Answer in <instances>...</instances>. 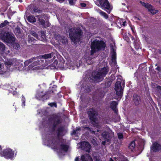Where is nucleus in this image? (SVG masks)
Segmentation results:
<instances>
[{"label":"nucleus","mask_w":161,"mask_h":161,"mask_svg":"<svg viewBox=\"0 0 161 161\" xmlns=\"http://www.w3.org/2000/svg\"><path fill=\"white\" fill-rule=\"evenodd\" d=\"M14 84L12 83L11 84V89L13 90H15L17 88V86L16 85L14 86Z\"/></svg>","instance_id":"c9c22d12"},{"label":"nucleus","mask_w":161,"mask_h":161,"mask_svg":"<svg viewBox=\"0 0 161 161\" xmlns=\"http://www.w3.org/2000/svg\"><path fill=\"white\" fill-rule=\"evenodd\" d=\"M140 3L143 6L147 8L148 11L152 14H154L158 12V11L155 9L151 5L147 3H145L142 1H140Z\"/></svg>","instance_id":"4468645a"},{"label":"nucleus","mask_w":161,"mask_h":161,"mask_svg":"<svg viewBox=\"0 0 161 161\" xmlns=\"http://www.w3.org/2000/svg\"><path fill=\"white\" fill-rule=\"evenodd\" d=\"M33 36H34L35 37H36V38H38V35L36 33H34L33 34Z\"/></svg>","instance_id":"37998d69"},{"label":"nucleus","mask_w":161,"mask_h":161,"mask_svg":"<svg viewBox=\"0 0 161 161\" xmlns=\"http://www.w3.org/2000/svg\"><path fill=\"white\" fill-rule=\"evenodd\" d=\"M156 69L158 70V71H159L160 70V68L159 67H158L156 68Z\"/></svg>","instance_id":"3c124183"},{"label":"nucleus","mask_w":161,"mask_h":161,"mask_svg":"<svg viewBox=\"0 0 161 161\" xmlns=\"http://www.w3.org/2000/svg\"><path fill=\"white\" fill-rule=\"evenodd\" d=\"M106 46L105 43L102 41L97 40H94L91 43V54L88 57L85 58L86 63L89 64H92V56L96 52L102 50H104Z\"/></svg>","instance_id":"f03ea898"},{"label":"nucleus","mask_w":161,"mask_h":161,"mask_svg":"<svg viewBox=\"0 0 161 161\" xmlns=\"http://www.w3.org/2000/svg\"><path fill=\"white\" fill-rule=\"evenodd\" d=\"M121 20L123 22L122 25L124 26H125L126 25V22L125 21H124V20L123 19H122Z\"/></svg>","instance_id":"a19ab883"},{"label":"nucleus","mask_w":161,"mask_h":161,"mask_svg":"<svg viewBox=\"0 0 161 161\" xmlns=\"http://www.w3.org/2000/svg\"><path fill=\"white\" fill-rule=\"evenodd\" d=\"M108 71V68L107 67L102 68L98 72L95 71L93 72L92 76L96 81H101L103 78L104 77Z\"/></svg>","instance_id":"423d86ee"},{"label":"nucleus","mask_w":161,"mask_h":161,"mask_svg":"<svg viewBox=\"0 0 161 161\" xmlns=\"http://www.w3.org/2000/svg\"><path fill=\"white\" fill-rule=\"evenodd\" d=\"M99 13L101 15L103 16L105 18L107 19L108 18V15L105 12H104L103 11H101L99 12Z\"/></svg>","instance_id":"cd10ccee"},{"label":"nucleus","mask_w":161,"mask_h":161,"mask_svg":"<svg viewBox=\"0 0 161 161\" xmlns=\"http://www.w3.org/2000/svg\"><path fill=\"white\" fill-rule=\"evenodd\" d=\"M45 16H44V15H42V17L37 16L38 19V21L39 23L45 28L49 27L50 25V24L49 22L46 21V22H45V20L43 19V18H44L46 20Z\"/></svg>","instance_id":"2eb2a0df"},{"label":"nucleus","mask_w":161,"mask_h":161,"mask_svg":"<svg viewBox=\"0 0 161 161\" xmlns=\"http://www.w3.org/2000/svg\"><path fill=\"white\" fill-rule=\"evenodd\" d=\"M117 103L114 101H113L110 104L111 108L116 113L117 111Z\"/></svg>","instance_id":"5701e85b"},{"label":"nucleus","mask_w":161,"mask_h":161,"mask_svg":"<svg viewBox=\"0 0 161 161\" xmlns=\"http://www.w3.org/2000/svg\"><path fill=\"white\" fill-rule=\"evenodd\" d=\"M6 51V52H7V53H6L7 55L10 52L8 50L7 51L6 50L5 45H4V44H3L2 43L0 42V53H1L2 54H3L5 52L4 51Z\"/></svg>","instance_id":"412c9836"},{"label":"nucleus","mask_w":161,"mask_h":161,"mask_svg":"<svg viewBox=\"0 0 161 161\" xmlns=\"http://www.w3.org/2000/svg\"><path fill=\"white\" fill-rule=\"evenodd\" d=\"M160 53L161 54V50L160 51Z\"/></svg>","instance_id":"4d7b16f0"},{"label":"nucleus","mask_w":161,"mask_h":161,"mask_svg":"<svg viewBox=\"0 0 161 161\" xmlns=\"http://www.w3.org/2000/svg\"><path fill=\"white\" fill-rule=\"evenodd\" d=\"M114 133L109 127L107 128V131H104L102 134L103 137L107 142H109L112 137L114 136Z\"/></svg>","instance_id":"f8f14e48"},{"label":"nucleus","mask_w":161,"mask_h":161,"mask_svg":"<svg viewBox=\"0 0 161 161\" xmlns=\"http://www.w3.org/2000/svg\"><path fill=\"white\" fill-rule=\"evenodd\" d=\"M122 84L123 86V87H124L125 85V82L124 80H123L122 81Z\"/></svg>","instance_id":"49530a36"},{"label":"nucleus","mask_w":161,"mask_h":161,"mask_svg":"<svg viewBox=\"0 0 161 161\" xmlns=\"http://www.w3.org/2000/svg\"><path fill=\"white\" fill-rule=\"evenodd\" d=\"M0 38L4 42L9 43H12L15 40V38L9 33L3 31L0 33Z\"/></svg>","instance_id":"1a4fd4ad"},{"label":"nucleus","mask_w":161,"mask_h":161,"mask_svg":"<svg viewBox=\"0 0 161 161\" xmlns=\"http://www.w3.org/2000/svg\"><path fill=\"white\" fill-rule=\"evenodd\" d=\"M53 56V54L52 53H49L47 54H45L42 56H39L36 57V58H35V62H36L37 64L36 65H39L41 64L43 62V60L42 59V58H44L46 60L45 61V65L43 67L42 66L41 69H47V67H46L49 64L51 63L53 61V58L52 59L50 60L49 59L50 58H51Z\"/></svg>","instance_id":"7ed1b4c3"},{"label":"nucleus","mask_w":161,"mask_h":161,"mask_svg":"<svg viewBox=\"0 0 161 161\" xmlns=\"http://www.w3.org/2000/svg\"><path fill=\"white\" fill-rule=\"evenodd\" d=\"M81 161H93L92 158L88 154L82 155L81 157Z\"/></svg>","instance_id":"aec40b11"},{"label":"nucleus","mask_w":161,"mask_h":161,"mask_svg":"<svg viewBox=\"0 0 161 161\" xmlns=\"http://www.w3.org/2000/svg\"><path fill=\"white\" fill-rule=\"evenodd\" d=\"M84 129L85 130H88V131H90V132L91 133H93L94 134H97V133H95L96 131H94L93 130H91V129L88 127H85V128H84Z\"/></svg>","instance_id":"2f4dec72"},{"label":"nucleus","mask_w":161,"mask_h":161,"mask_svg":"<svg viewBox=\"0 0 161 161\" xmlns=\"http://www.w3.org/2000/svg\"><path fill=\"white\" fill-rule=\"evenodd\" d=\"M46 39L45 34L44 31H42L41 32V38L39 39L41 41H45Z\"/></svg>","instance_id":"393cba45"},{"label":"nucleus","mask_w":161,"mask_h":161,"mask_svg":"<svg viewBox=\"0 0 161 161\" xmlns=\"http://www.w3.org/2000/svg\"><path fill=\"white\" fill-rule=\"evenodd\" d=\"M69 3L71 5H74L76 0H68Z\"/></svg>","instance_id":"f704fd0d"},{"label":"nucleus","mask_w":161,"mask_h":161,"mask_svg":"<svg viewBox=\"0 0 161 161\" xmlns=\"http://www.w3.org/2000/svg\"><path fill=\"white\" fill-rule=\"evenodd\" d=\"M79 158L78 157H76L75 158V161H78L79 160Z\"/></svg>","instance_id":"de8ad7c7"},{"label":"nucleus","mask_w":161,"mask_h":161,"mask_svg":"<svg viewBox=\"0 0 161 161\" xmlns=\"http://www.w3.org/2000/svg\"><path fill=\"white\" fill-rule=\"evenodd\" d=\"M4 23L6 25L9 24V22L7 20H5L4 21Z\"/></svg>","instance_id":"c03bdc74"},{"label":"nucleus","mask_w":161,"mask_h":161,"mask_svg":"<svg viewBox=\"0 0 161 161\" xmlns=\"http://www.w3.org/2000/svg\"><path fill=\"white\" fill-rule=\"evenodd\" d=\"M35 58H36H36H34L29 60L25 61L24 62L25 65V66H27L28 65L29 63L32 62V63L30 65H29V68L30 69H32L34 66H37V65H36L37 63L36 62H34V61H35Z\"/></svg>","instance_id":"f3484780"},{"label":"nucleus","mask_w":161,"mask_h":161,"mask_svg":"<svg viewBox=\"0 0 161 161\" xmlns=\"http://www.w3.org/2000/svg\"><path fill=\"white\" fill-rule=\"evenodd\" d=\"M90 119L91 121L92 124L94 127H97L98 129L97 131L98 132L99 130H98L101 127L98 119L97 118V112L93 108L90 109L87 112Z\"/></svg>","instance_id":"20e7f679"},{"label":"nucleus","mask_w":161,"mask_h":161,"mask_svg":"<svg viewBox=\"0 0 161 161\" xmlns=\"http://www.w3.org/2000/svg\"><path fill=\"white\" fill-rule=\"evenodd\" d=\"M2 149L1 146L0 145V152H1V151ZM1 152H0V153H1Z\"/></svg>","instance_id":"5fc2aeb1"},{"label":"nucleus","mask_w":161,"mask_h":161,"mask_svg":"<svg viewBox=\"0 0 161 161\" xmlns=\"http://www.w3.org/2000/svg\"><path fill=\"white\" fill-rule=\"evenodd\" d=\"M119 161H128V160L124 156H121L119 158Z\"/></svg>","instance_id":"c756f323"},{"label":"nucleus","mask_w":161,"mask_h":161,"mask_svg":"<svg viewBox=\"0 0 161 161\" xmlns=\"http://www.w3.org/2000/svg\"><path fill=\"white\" fill-rule=\"evenodd\" d=\"M95 3L99 7H100L103 9L105 10L107 13H110L111 9V6L107 0H97Z\"/></svg>","instance_id":"6e6552de"},{"label":"nucleus","mask_w":161,"mask_h":161,"mask_svg":"<svg viewBox=\"0 0 161 161\" xmlns=\"http://www.w3.org/2000/svg\"><path fill=\"white\" fill-rule=\"evenodd\" d=\"M51 107H54L56 108L57 107V105L56 103H52L48 104Z\"/></svg>","instance_id":"e433bc0d"},{"label":"nucleus","mask_w":161,"mask_h":161,"mask_svg":"<svg viewBox=\"0 0 161 161\" xmlns=\"http://www.w3.org/2000/svg\"><path fill=\"white\" fill-rule=\"evenodd\" d=\"M53 93V92L51 91H49L46 93L41 91H38L36 94V98L39 100L43 101L48 98L49 96Z\"/></svg>","instance_id":"9d476101"},{"label":"nucleus","mask_w":161,"mask_h":161,"mask_svg":"<svg viewBox=\"0 0 161 161\" xmlns=\"http://www.w3.org/2000/svg\"><path fill=\"white\" fill-rule=\"evenodd\" d=\"M17 30L18 33H20V30L19 29H17Z\"/></svg>","instance_id":"09e8293b"},{"label":"nucleus","mask_w":161,"mask_h":161,"mask_svg":"<svg viewBox=\"0 0 161 161\" xmlns=\"http://www.w3.org/2000/svg\"><path fill=\"white\" fill-rule=\"evenodd\" d=\"M27 20L29 22L32 23L35 22L36 21V19L35 17L32 15L29 16L27 18Z\"/></svg>","instance_id":"b1692460"},{"label":"nucleus","mask_w":161,"mask_h":161,"mask_svg":"<svg viewBox=\"0 0 161 161\" xmlns=\"http://www.w3.org/2000/svg\"><path fill=\"white\" fill-rule=\"evenodd\" d=\"M118 136L119 139H121L123 138V135L121 133H119L118 134Z\"/></svg>","instance_id":"72a5a7b5"},{"label":"nucleus","mask_w":161,"mask_h":161,"mask_svg":"<svg viewBox=\"0 0 161 161\" xmlns=\"http://www.w3.org/2000/svg\"><path fill=\"white\" fill-rule=\"evenodd\" d=\"M109 161H114L111 158L110 159Z\"/></svg>","instance_id":"864d4df0"},{"label":"nucleus","mask_w":161,"mask_h":161,"mask_svg":"<svg viewBox=\"0 0 161 161\" xmlns=\"http://www.w3.org/2000/svg\"><path fill=\"white\" fill-rule=\"evenodd\" d=\"M81 128H76L75 130H74L73 132V134H76L77 132L78 131H79L80 130H81Z\"/></svg>","instance_id":"58836bf2"},{"label":"nucleus","mask_w":161,"mask_h":161,"mask_svg":"<svg viewBox=\"0 0 161 161\" xmlns=\"http://www.w3.org/2000/svg\"><path fill=\"white\" fill-rule=\"evenodd\" d=\"M80 5L83 7H85L86 6V4L84 3H80Z\"/></svg>","instance_id":"ea45409f"},{"label":"nucleus","mask_w":161,"mask_h":161,"mask_svg":"<svg viewBox=\"0 0 161 161\" xmlns=\"http://www.w3.org/2000/svg\"><path fill=\"white\" fill-rule=\"evenodd\" d=\"M14 47L15 48L17 49H18L20 47L19 45L18 44H15V46H14Z\"/></svg>","instance_id":"4c0bfd02"},{"label":"nucleus","mask_w":161,"mask_h":161,"mask_svg":"<svg viewBox=\"0 0 161 161\" xmlns=\"http://www.w3.org/2000/svg\"><path fill=\"white\" fill-rule=\"evenodd\" d=\"M14 152L11 149L7 148L4 149L2 153H0L1 156L4 157L7 159H12L14 157Z\"/></svg>","instance_id":"9b49d317"},{"label":"nucleus","mask_w":161,"mask_h":161,"mask_svg":"<svg viewBox=\"0 0 161 161\" xmlns=\"http://www.w3.org/2000/svg\"><path fill=\"white\" fill-rule=\"evenodd\" d=\"M131 29L132 31V32L133 33H134V29L133 28H132V27H131Z\"/></svg>","instance_id":"603ef678"},{"label":"nucleus","mask_w":161,"mask_h":161,"mask_svg":"<svg viewBox=\"0 0 161 161\" xmlns=\"http://www.w3.org/2000/svg\"><path fill=\"white\" fill-rule=\"evenodd\" d=\"M37 67H35V68H33V69H34L35 68H37Z\"/></svg>","instance_id":"13d9d810"},{"label":"nucleus","mask_w":161,"mask_h":161,"mask_svg":"<svg viewBox=\"0 0 161 161\" xmlns=\"http://www.w3.org/2000/svg\"><path fill=\"white\" fill-rule=\"evenodd\" d=\"M133 100L136 105H138L140 102V98L139 97L136 95L134 94L133 96Z\"/></svg>","instance_id":"4be33fe9"},{"label":"nucleus","mask_w":161,"mask_h":161,"mask_svg":"<svg viewBox=\"0 0 161 161\" xmlns=\"http://www.w3.org/2000/svg\"><path fill=\"white\" fill-rule=\"evenodd\" d=\"M112 64H113L115 65L116 64V56H115V54L114 55V56L113 55L112 57Z\"/></svg>","instance_id":"c85d7f7f"},{"label":"nucleus","mask_w":161,"mask_h":161,"mask_svg":"<svg viewBox=\"0 0 161 161\" xmlns=\"http://www.w3.org/2000/svg\"><path fill=\"white\" fill-rule=\"evenodd\" d=\"M115 90L118 96H119L120 97L122 96L123 88L121 86V82L118 81L116 82L115 86Z\"/></svg>","instance_id":"ddd939ff"},{"label":"nucleus","mask_w":161,"mask_h":161,"mask_svg":"<svg viewBox=\"0 0 161 161\" xmlns=\"http://www.w3.org/2000/svg\"><path fill=\"white\" fill-rule=\"evenodd\" d=\"M5 26H6V25L3 22V23H2L0 25V28H3Z\"/></svg>","instance_id":"79ce46f5"},{"label":"nucleus","mask_w":161,"mask_h":161,"mask_svg":"<svg viewBox=\"0 0 161 161\" xmlns=\"http://www.w3.org/2000/svg\"><path fill=\"white\" fill-rule=\"evenodd\" d=\"M37 67L36 68L37 69V68L38 67H38ZM38 69H39V68H38Z\"/></svg>","instance_id":"bf43d9fd"},{"label":"nucleus","mask_w":161,"mask_h":161,"mask_svg":"<svg viewBox=\"0 0 161 161\" xmlns=\"http://www.w3.org/2000/svg\"><path fill=\"white\" fill-rule=\"evenodd\" d=\"M159 3L160 4H161V1L160 2V1H159Z\"/></svg>","instance_id":"6e6d98bb"},{"label":"nucleus","mask_w":161,"mask_h":161,"mask_svg":"<svg viewBox=\"0 0 161 161\" xmlns=\"http://www.w3.org/2000/svg\"><path fill=\"white\" fill-rule=\"evenodd\" d=\"M16 60L14 59H10L5 62V67H4L0 63V74H3L8 70H10V66L16 64Z\"/></svg>","instance_id":"0eeeda50"},{"label":"nucleus","mask_w":161,"mask_h":161,"mask_svg":"<svg viewBox=\"0 0 161 161\" xmlns=\"http://www.w3.org/2000/svg\"><path fill=\"white\" fill-rule=\"evenodd\" d=\"M55 38L56 40H58L59 44L61 43L65 44L67 42V39L63 36L58 35L56 36Z\"/></svg>","instance_id":"a211bd4d"},{"label":"nucleus","mask_w":161,"mask_h":161,"mask_svg":"<svg viewBox=\"0 0 161 161\" xmlns=\"http://www.w3.org/2000/svg\"><path fill=\"white\" fill-rule=\"evenodd\" d=\"M157 88L161 92V86H157Z\"/></svg>","instance_id":"a18cd8bd"},{"label":"nucleus","mask_w":161,"mask_h":161,"mask_svg":"<svg viewBox=\"0 0 161 161\" xmlns=\"http://www.w3.org/2000/svg\"><path fill=\"white\" fill-rule=\"evenodd\" d=\"M49 120L52 122H54L52 132H50L51 134H47L46 135L45 134L42 135L43 144L57 150L60 157L64 156L69 148V146L66 144L65 141L64 140L59 139L60 136L64 135V129L62 127L58 128L56 134L58 139L56 137L55 138L53 136V131L55 130L56 126L59 123L60 120L59 119H55L53 118L52 119H50Z\"/></svg>","instance_id":"f257e3e1"},{"label":"nucleus","mask_w":161,"mask_h":161,"mask_svg":"<svg viewBox=\"0 0 161 161\" xmlns=\"http://www.w3.org/2000/svg\"><path fill=\"white\" fill-rule=\"evenodd\" d=\"M102 144L103 145H105V141H103L102 142Z\"/></svg>","instance_id":"8fccbe9b"},{"label":"nucleus","mask_w":161,"mask_h":161,"mask_svg":"<svg viewBox=\"0 0 161 161\" xmlns=\"http://www.w3.org/2000/svg\"><path fill=\"white\" fill-rule=\"evenodd\" d=\"M93 158L95 161H101L100 157L96 154L93 155Z\"/></svg>","instance_id":"bb28decb"},{"label":"nucleus","mask_w":161,"mask_h":161,"mask_svg":"<svg viewBox=\"0 0 161 161\" xmlns=\"http://www.w3.org/2000/svg\"><path fill=\"white\" fill-rule=\"evenodd\" d=\"M135 146V143L134 141L132 142L130 144L129 147L132 151H133Z\"/></svg>","instance_id":"a878e982"},{"label":"nucleus","mask_w":161,"mask_h":161,"mask_svg":"<svg viewBox=\"0 0 161 161\" xmlns=\"http://www.w3.org/2000/svg\"><path fill=\"white\" fill-rule=\"evenodd\" d=\"M115 46H112L111 47V52L112 53V56L113 55L114 56L115 54V56H116L115 53Z\"/></svg>","instance_id":"473e14b6"},{"label":"nucleus","mask_w":161,"mask_h":161,"mask_svg":"<svg viewBox=\"0 0 161 161\" xmlns=\"http://www.w3.org/2000/svg\"><path fill=\"white\" fill-rule=\"evenodd\" d=\"M21 101L22 103V106L23 107L25 105V99L23 95H22Z\"/></svg>","instance_id":"7c9ffc66"},{"label":"nucleus","mask_w":161,"mask_h":161,"mask_svg":"<svg viewBox=\"0 0 161 161\" xmlns=\"http://www.w3.org/2000/svg\"><path fill=\"white\" fill-rule=\"evenodd\" d=\"M81 31L80 28H71L69 30V36L74 43L80 40Z\"/></svg>","instance_id":"39448f33"},{"label":"nucleus","mask_w":161,"mask_h":161,"mask_svg":"<svg viewBox=\"0 0 161 161\" xmlns=\"http://www.w3.org/2000/svg\"><path fill=\"white\" fill-rule=\"evenodd\" d=\"M80 147L83 150L89 152L91 149V145L89 143L84 141L80 143Z\"/></svg>","instance_id":"dca6fc26"},{"label":"nucleus","mask_w":161,"mask_h":161,"mask_svg":"<svg viewBox=\"0 0 161 161\" xmlns=\"http://www.w3.org/2000/svg\"><path fill=\"white\" fill-rule=\"evenodd\" d=\"M151 149L154 152H156L161 150V146L157 142L153 144Z\"/></svg>","instance_id":"6ab92c4d"}]
</instances>
